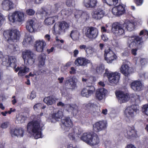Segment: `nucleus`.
I'll return each mask as SVG.
<instances>
[{"label": "nucleus", "instance_id": "c756f323", "mask_svg": "<svg viewBox=\"0 0 148 148\" xmlns=\"http://www.w3.org/2000/svg\"><path fill=\"white\" fill-rule=\"evenodd\" d=\"M97 0H84L83 4L84 6L89 8H95L97 4Z\"/></svg>", "mask_w": 148, "mask_h": 148}, {"label": "nucleus", "instance_id": "9d476101", "mask_svg": "<svg viewBox=\"0 0 148 148\" xmlns=\"http://www.w3.org/2000/svg\"><path fill=\"white\" fill-rule=\"evenodd\" d=\"M99 33L98 29L96 27H90L86 29L85 35L90 39H95Z\"/></svg>", "mask_w": 148, "mask_h": 148}, {"label": "nucleus", "instance_id": "6e6552de", "mask_svg": "<svg viewBox=\"0 0 148 148\" xmlns=\"http://www.w3.org/2000/svg\"><path fill=\"white\" fill-rule=\"evenodd\" d=\"M69 26V24L64 21L56 23L53 27V33L55 34H60L61 32L68 29Z\"/></svg>", "mask_w": 148, "mask_h": 148}, {"label": "nucleus", "instance_id": "6ab92c4d", "mask_svg": "<svg viewBox=\"0 0 148 148\" xmlns=\"http://www.w3.org/2000/svg\"><path fill=\"white\" fill-rule=\"evenodd\" d=\"M82 131L80 129L76 128L74 129H71L70 132L68 136L71 140H74L76 138L79 137L81 134Z\"/></svg>", "mask_w": 148, "mask_h": 148}, {"label": "nucleus", "instance_id": "79ce46f5", "mask_svg": "<svg viewBox=\"0 0 148 148\" xmlns=\"http://www.w3.org/2000/svg\"><path fill=\"white\" fill-rule=\"evenodd\" d=\"M8 48L10 49L12 51L15 53H18L20 50L19 47L16 45H13L11 44L8 46Z\"/></svg>", "mask_w": 148, "mask_h": 148}, {"label": "nucleus", "instance_id": "f257e3e1", "mask_svg": "<svg viewBox=\"0 0 148 148\" xmlns=\"http://www.w3.org/2000/svg\"><path fill=\"white\" fill-rule=\"evenodd\" d=\"M135 26L133 20L126 21L123 25L118 22H115L112 24V33L116 36H120L124 34L125 33L123 26H125L128 31H131L135 29Z\"/></svg>", "mask_w": 148, "mask_h": 148}, {"label": "nucleus", "instance_id": "0eeeda50", "mask_svg": "<svg viewBox=\"0 0 148 148\" xmlns=\"http://www.w3.org/2000/svg\"><path fill=\"white\" fill-rule=\"evenodd\" d=\"M3 36L8 41L10 40L14 41L19 38L20 32L16 30H8L4 31Z\"/></svg>", "mask_w": 148, "mask_h": 148}, {"label": "nucleus", "instance_id": "412c9836", "mask_svg": "<svg viewBox=\"0 0 148 148\" xmlns=\"http://www.w3.org/2000/svg\"><path fill=\"white\" fill-rule=\"evenodd\" d=\"M131 87L134 90L140 91L143 89L144 86L141 81L136 80L131 83Z\"/></svg>", "mask_w": 148, "mask_h": 148}, {"label": "nucleus", "instance_id": "20e7f679", "mask_svg": "<svg viewBox=\"0 0 148 148\" xmlns=\"http://www.w3.org/2000/svg\"><path fill=\"white\" fill-rule=\"evenodd\" d=\"M34 116H31L33 120L29 122L27 125V130L30 134L31 137H34L37 139V119L36 117L34 118Z\"/></svg>", "mask_w": 148, "mask_h": 148}, {"label": "nucleus", "instance_id": "b1692460", "mask_svg": "<svg viewBox=\"0 0 148 148\" xmlns=\"http://www.w3.org/2000/svg\"><path fill=\"white\" fill-rule=\"evenodd\" d=\"M2 6L4 10L9 11L13 8L14 4L10 0H4L2 1Z\"/></svg>", "mask_w": 148, "mask_h": 148}, {"label": "nucleus", "instance_id": "338daca9", "mask_svg": "<svg viewBox=\"0 0 148 148\" xmlns=\"http://www.w3.org/2000/svg\"><path fill=\"white\" fill-rule=\"evenodd\" d=\"M79 48L81 49H84L86 51V50L87 48V47H86V46L85 45H80L79 46Z\"/></svg>", "mask_w": 148, "mask_h": 148}, {"label": "nucleus", "instance_id": "473e14b6", "mask_svg": "<svg viewBox=\"0 0 148 148\" xmlns=\"http://www.w3.org/2000/svg\"><path fill=\"white\" fill-rule=\"evenodd\" d=\"M131 68L126 64L122 65L120 68L121 72L125 76H127L130 74Z\"/></svg>", "mask_w": 148, "mask_h": 148}, {"label": "nucleus", "instance_id": "4c0bfd02", "mask_svg": "<svg viewBox=\"0 0 148 148\" xmlns=\"http://www.w3.org/2000/svg\"><path fill=\"white\" fill-rule=\"evenodd\" d=\"M38 51L42 52L46 45L45 41L43 40H39L38 41Z\"/></svg>", "mask_w": 148, "mask_h": 148}, {"label": "nucleus", "instance_id": "72a5a7b5", "mask_svg": "<svg viewBox=\"0 0 148 148\" xmlns=\"http://www.w3.org/2000/svg\"><path fill=\"white\" fill-rule=\"evenodd\" d=\"M66 110L67 111L71 112L72 113H75L77 112L78 107L75 105L67 104L66 106Z\"/></svg>", "mask_w": 148, "mask_h": 148}, {"label": "nucleus", "instance_id": "2eb2a0df", "mask_svg": "<svg viewBox=\"0 0 148 148\" xmlns=\"http://www.w3.org/2000/svg\"><path fill=\"white\" fill-rule=\"evenodd\" d=\"M106 121H101L96 122L93 125V130L96 132L100 131L105 129L107 126Z\"/></svg>", "mask_w": 148, "mask_h": 148}, {"label": "nucleus", "instance_id": "680f3d73", "mask_svg": "<svg viewBox=\"0 0 148 148\" xmlns=\"http://www.w3.org/2000/svg\"><path fill=\"white\" fill-rule=\"evenodd\" d=\"M140 60L141 64L142 65H144L147 63V61L145 59L141 58L140 59Z\"/></svg>", "mask_w": 148, "mask_h": 148}, {"label": "nucleus", "instance_id": "5fc2aeb1", "mask_svg": "<svg viewBox=\"0 0 148 148\" xmlns=\"http://www.w3.org/2000/svg\"><path fill=\"white\" fill-rule=\"evenodd\" d=\"M10 125V122L6 121L3 123L1 125V127L2 129H5L7 128Z\"/></svg>", "mask_w": 148, "mask_h": 148}, {"label": "nucleus", "instance_id": "8fccbe9b", "mask_svg": "<svg viewBox=\"0 0 148 148\" xmlns=\"http://www.w3.org/2000/svg\"><path fill=\"white\" fill-rule=\"evenodd\" d=\"M94 51V49L90 46L87 47V48L86 51V53L88 55H91L92 54Z\"/></svg>", "mask_w": 148, "mask_h": 148}, {"label": "nucleus", "instance_id": "49530a36", "mask_svg": "<svg viewBox=\"0 0 148 148\" xmlns=\"http://www.w3.org/2000/svg\"><path fill=\"white\" fill-rule=\"evenodd\" d=\"M71 65V62H68L65 65L62 66L61 68V70L62 72L64 73L65 71H66L68 70V68Z\"/></svg>", "mask_w": 148, "mask_h": 148}, {"label": "nucleus", "instance_id": "f03ea898", "mask_svg": "<svg viewBox=\"0 0 148 148\" xmlns=\"http://www.w3.org/2000/svg\"><path fill=\"white\" fill-rule=\"evenodd\" d=\"M5 57L6 58L7 60H5V62L7 63V64L4 65L10 66L14 68L15 71L16 72H17L19 71L18 73L19 76H22L24 75L26 73L29 71V69L26 67H20L18 66L16 68V60L15 57L10 56L8 58V59L6 56H5Z\"/></svg>", "mask_w": 148, "mask_h": 148}, {"label": "nucleus", "instance_id": "f8f14e48", "mask_svg": "<svg viewBox=\"0 0 148 148\" xmlns=\"http://www.w3.org/2000/svg\"><path fill=\"white\" fill-rule=\"evenodd\" d=\"M125 6L123 4H120L114 7L112 9V14L116 16H119L125 13Z\"/></svg>", "mask_w": 148, "mask_h": 148}, {"label": "nucleus", "instance_id": "bb28decb", "mask_svg": "<svg viewBox=\"0 0 148 148\" xmlns=\"http://www.w3.org/2000/svg\"><path fill=\"white\" fill-rule=\"evenodd\" d=\"M104 14V12L103 10L98 8L93 11L92 17L96 19H100L103 16Z\"/></svg>", "mask_w": 148, "mask_h": 148}, {"label": "nucleus", "instance_id": "4468645a", "mask_svg": "<svg viewBox=\"0 0 148 148\" xmlns=\"http://www.w3.org/2000/svg\"><path fill=\"white\" fill-rule=\"evenodd\" d=\"M116 95L120 103L126 102L129 100L130 98L128 94L121 91L116 92Z\"/></svg>", "mask_w": 148, "mask_h": 148}, {"label": "nucleus", "instance_id": "ddd939ff", "mask_svg": "<svg viewBox=\"0 0 148 148\" xmlns=\"http://www.w3.org/2000/svg\"><path fill=\"white\" fill-rule=\"evenodd\" d=\"M65 85L69 88L74 89L77 87L76 84L77 79L75 76H70L66 78Z\"/></svg>", "mask_w": 148, "mask_h": 148}, {"label": "nucleus", "instance_id": "f704fd0d", "mask_svg": "<svg viewBox=\"0 0 148 148\" xmlns=\"http://www.w3.org/2000/svg\"><path fill=\"white\" fill-rule=\"evenodd\" d=\"M93 133L85 132L83 133L81 137V139L87 144L89 140Z\"/></svg>", "mask_w": 148, "mask_h": 148}, {"label": "nucleus", "instance_id": "603ef678", "mask_svg": "<svg viewBox=\"0 0 148 148\" xmlns=\"http://www.w3.org/2000/svg\"><path fill=\"white\" fill-rule=\"evenodd\" d=\"M133 21L134 22L136 26L140 25H142L143 22V20L141 18H138L137 19L134 18Z\"/></svg>", "mask_w": 148, "mask_h": 148}, {"label": "nucleus", "instance_id": "e433bc0d", "mask_svg": "<svg viewBox=\"0 0 148 148\" xmlns=\"http://www.w3.org/2000/svg\"><path fill=\"white\" fill-rule=\"evenodd\" d=\"M46 58V55L45 54L42 53L38 58V66L41 67L45 64V61Z\"/></svg>", "mask_w": 148, "mask_h": 148}, {"label": "nucleus", "instance_id": "393cba45", "mask_svg": "<svg viewBox=\"0 0 148 148\" xmlns=\"http://www.w3.org/2000/svg\"><path fill=\"white\" fill-rule=\"evenodd\" d=\"M107 92V90L104 88H99L96 91V97L98 100H101L104 98Z\"/></svg>", "mask_w": 148, "mask_h": 148}, {"label": "nucleus", "instance_id": "4d7b16f0", "mask_svg": "<svg viewBox=\"0 0 148 148\" xmlns=\"http://www.w3.org/2000/svg\"><path fill=\"white\" fill-rule=\"evenodd\" d=\"M36 97V94L34 91H32L30 95L28 97V98L31 100L33 99Z\"/></svg>", "mask_w": 148, "mask_h": 148}, {"label": "nucleus", "instance_id": "9b49d317", "mask_svg": "<svg viewBox=\"0 0 148 148\" xmlns=\"http://www.w3.org/2000/svg\"><path fill=\"white\" fill-rule=\"evenodd\" d=\"M139 110L137 106H133L127 107L124 111L125 116L129 120L132 119L134 116V112H136Z\"/></svg>", "mask_w": 148, "mask_h": 148}, {"label": "nucleus", "instance_id": "0e129e2a", "mask_svg": "<svg viewBox=\"0 0 148 148\" xmlns=\"http://www.w3.org/2000/svg\"><path fill=\"white\" fill-rule=\"evenodd\" d=\"M72 0H67L66 2V5L68 6H71L72 5Z\"/></svg>", "mask_w": 148, "mask_h": 148}, {"label": "nucleus", "instance_id": "37998d69", "mask_svg": "<svg viewBox=\"0 0 148 148\" xmlns=\"http://www.w3.org/2000/svg\"><path fill=\"white\" fill-rule=\"evenodd\" d=\"M72 13V11L70 9L68 8L63 9L61 11V14L63 16H68Z\"/></svg>", "mask_w": 148, "mask_h": 148}, {"label": "nucleus", "instance_id": "c9c22d12", "mask_svg": "<svg viewBox=\"0 0 148 148\" xmlns=\"http://www.w3.org/2000/svg\"><path fill=\"white\" fill-rule=\"evenodd\" d=\"M58 20V17L56 16L47 18L45 20V22L47 25H50L53 24Z\"/></svg>", "mask_w": 148, "mask_h": 148}, {"label": "nucleus", "instance_id": "f3484780", "mask_svg": "<svg viewBox=\"0 0 148 148\" xmlns=\"http://www.w3.org/2000/svg\"><path fill=\"white\" fill-rule=\"evenodd\" d=\"M124 135L128 138L137 136V132L135 130L134 127H127L126 131L124 133Z\"/></svg>", "mask_w": 148, "mask_h": 148}, {"label": "nucleus", "instance_id": "ea45409f", "mask_svg": "<svg viewBox=\"0 0 148 148\" xmlns=\"http://www.w3.org/2000/svg\"><path fill=\"white\" fill-rule=\"evenodd\" d=\"M79 33L76 30H73L71 32L70 36L74 40H77L79 39Z\"/></svg>", "mask_w": 148, "mask_h": 148}, {"label": "nucleus", "instance_id": "a18cd8bd", "mask_svg": "<svg viewBox=\"0 0 148 148\" xmlns=\"http://www.w3.org/2000/svg\"><path fill=\"white\" fill-rule=\"evenodd\" d=\"M116 56L115 54L113 53L112 55H110L109 58H105V59L106 60L108 63H111L112 61L116 59Z\"/></svg>", "mask_w": 148, "mask_h": 148}, {"label": "nucleus", "instance_id": "7c9ffc66", "mask_svg": "<svg viewBox=\"0 0 148 148\" xmlns=\"http://www.w3.org/2000/svg\"><path fill=\"white\" fill-rule=\"evenodd\" d=\"M55 10H53V9L51 8L45 11H43L41 13L43 14H44V16H45L49 15L52 13H55L58 10L60 9V5L58 4H56L55 5Z\"/></svg>", "mask_w": 148, "mask_h": 148}, {"label": "nucleus", "instance_id": "c03bdc74", "mask_svg": "<svg viewBox=\"0 0 148 148\" xmlns=\"http://www.w3.org/2000/svg\"><path fill=\"white\" fill-rule=\"evenodd\" d=\"M119 0H103L104 3H106L109 6H112L116 5L118 3Z\"/></svg>", "mask_w": 148, "mask_h": 148}, {"label": "nucleus", "instance_id": "1a4fd4ad", "mask_svg": "<svg viewBox=\"0 0 148 148\" xmlns=\"http://www.w3.org/2000/svg\"><path fill=\"white\" fill-rule=\"evenodd\" d=\"M105 74H106L110 83L112 85L116 84L118 82L120 78V74L117 72L110 73L106 69Z\"/></svg>", "mask_w": 148, "mask_h": 148}, {"label": "nucleus", "instance_id": "cd10ccee", "mask_svg": "<svg viewBox=\"0 0 148 148\" xmlns=\"http://www.w3.org/2000/svg\"><path fill=\"white\" fill-rule=\"evenodd\" d=\"M34 41V37L30 34L26 35L22 42L23 45L25 46H27L32 45Z\"/></svg>", "mask_w": 148, "mask_h": 148}, {"label": "nucleus", "instance_id": "58836bf2", "mask_svg": "<svg viewBox=\"0 0 148 148\" xmlns=\"http://www.w3.org/2000/svg\"><path fill=\"white\" fill-rule=\"evenodd\" d=\"M44 126V124L40 121L39 123L38 122V138L42 137L41 130Z\"/></svg>", "mask_w": 148, "mask_h": 148}, {"label": "nucleus", "instance_id": "a878e982", "mask_svg": "<svg viewBox=\"0 0 148 148\" xmlns=\"http://www.w3.org/2000/svg\"><path fill=\"white\" fill-rule=\"evenodd\" d=\"M63 126L64 127L65 130L66 131H68V130L70 129V127L73 125V123L72 121L69 117H66L61 120Z\"/></svg>", "mask_w": 148, "mask_h": 148}, {"label": "nucleus", "instance_id": "aec40b11", "mask_svg": "<svg viewBox=\"0 0 148 148\" xmlns=\"http://www.w3.org/2000/svg\"><path fill=\"white\" fill-rule=\"evenodd\" d=\"M24 132V130L22 128H13L10 130V132L12 136H16L20 137L23 136Z\"/></svg>", "mask_w": 148, "mask_h": 148}, {"label": "nucleus", "instance_id": "e2e57ef3", "mask_svg": "<svg viewBox=\"0 0 148 148\" xmlns=\"http://www.w3.org/2000/svg\"><path fill=\"white\" fill-rule=\"evenodd\" d=\"M137 49L136 48L133 49L131 51V53L134 56H136L137 55Z\"/></svg>", "mask_w": 148, "mask_h": 148}, {"label": "nucleus", "instance_id": "de8ad7c7", "mask_svg": "<svg viewBox=\"0 0 148 148\" xmlns=\"http://www.w3.org/2000/svg\"><path fill=\"white\" fill-rule=\"evenodd\" d=\"M6 60V58L4 56H3L2 52L0 51V62H2V64L3 65H5L7 63L5 62V60Z\"/></svg>", "mask_w": 148, "mask_h": 148}, {"label": "nucleus", "instance_id": "4be33fe9", "mask_svg": "<svg viewBox=\"0 0 148 148\" xmlns=\"http://www.w3.org/2000/svg\"><path fill=\"white\" fill-rule=\"evenodd\" d=\"M99 142V139L98 135L93 133L91 137L87 144L91 146H94L98 144Z\"/></svg>", "mask_w": 148, "mask_h": 148}, {"label": "nucleus", "instance_id": "c85d7f7f", "mask_svg": "<svg viewBox=\"0 0 148 148\" xmlns=\"http://www.w3.org/2000/svg\"><path fill=\"white\" fill-rule=\"evenodd\" d=\"M63 116L62 112L60 110H58L57 112L53 113L51 114V118L50 119V121L54 122L60 119Z\"/></svg>", "mask_w": 148, "mask_h": 148}, {"label": "nucleus", "instance_id": "a211bd4d", "mask_svg": "<svg viewBox=\"0 0 148 148\" xmlns=\"http://www.w3.org/2000/svg\"><path fill=\"white\" fill-rule=\"evenodd\" d=\"M36 20L34 19L28 20L26 23V28L30 32H34L35 31V25Z\"/></svg>", "mask_w": 148, "mask_h": 148}, {"label": "nucleus", "instance_id": "5701e85b", "mask_svg": "<svg viewBox=\"0 0 148 148\" xmlns=\"http://www.w3.org/2000/svg\"><path fill=\"white\" fill-rule=\"evenodd\" d=\"M90 61L88 59L83 57H78L75 62V65L78 66H84L90 63Z\"/></svg>", "mask_w": 148, "mask_h": 148}, {"label": "nucleus", "instance_id": "052dcab7", "mask_svg": "<svg viewBox=\"0 0 148 148\" xmlns=\"http://www.w3.org/2000/svg\"><path fill=\"white\" fill-rule=\"evenodd\" d=\"M134 2L137 5H140L143 4V0H134Z\"/></svg>", "mask_w": 148, "mask_h": 148}, {"label": "nucleus", "instance_id": "69168bd1", "mask_svg": "<svg viewBox=\"0 0 148 148\" xmlns=\"http://www.w3.org/2000/svg\"><path fill=\"white\" fill-rule=\"evenodd\" d=\"M69 72L71 74H74L76 73V70L73 67H72L71 68V71Z\"/></svg>", "mask_w": 148, "mask_h": 148}, {"label": "nucleus", "instance_id": "2f4dec72", "mask_svg": "<svg viewBox=\"0 0 148 148\" xmlns=\"http://www.w3.org/2000/svg\"><path fill=\"white\" fill-rule=\"evenodd\" d=\"M58 100V98L50 96L45 97L43 99V101L47 105L49 106L55 103Z\"/></svg>", "mask_w": 148, "mask_h": 148}, {"label": "nucleus", "instance_id": "774afa93", "mask_svg": "<svg viewBox=\"0 0 148 148\" xmlns=\"http://www.w3.org/2000/svg\"><path fill=\"white\" fill-rule=\"evenodd\" d=\"M125 148H136V147L133 144H130L128 145Z\"/></svg>", "mask_w": 148, "mask_h": 148}, {"label": "nucleus", "instance_id": "39448f33", "mask_svg": "<svg viewBox=\"0 0 148 148\" xmlns=\"http://www.w3.org/2000/svg\"><path fill=\"white\" fill-rule=\"evenodd\" d=\"M124 37L126 39L127 46L130 48L138 47L142 40V38L137 35H134Z\"/></svg>", "mask_w": 148, "mask_h": 148}, {"label": "nucleus", "instance_id": "864d4df0", "mask_svg": "<svg viewBox=\"0 0 148 148\" xmlns=\"http://www.w3.org/2000/svg\"><path fill=\"white\" fill-rule=\"evenodd\" d=\"M104 67L103 65H102L98 67L97 68L96 71L98 73H101L104 71Z\"/></svg>", "mask_w": 148, "mask_h": 148}, {"label": "nucleus", "instance_id": "423d86ee", "mask_svg": "<svg viewBox=\"0 0 148 148\" xmlns=\"http://www.w3.org/2000/svg\"><path fill=\"white\" fill-rule=\"evenodd\" d=\"M22 56L25 64L27 65H32L34 62L35 55L30 50H25L22 52Z\"/></svg>", "mask_w": 148, "mask_h": 148}, {"label": "nucleus", "instance_id": "dca6fc26", "mask_svg": "<svg viewBox=\"0 0 148 148\" xmlns=\"http://www.w3.org/2000/svg\"><path fill=\"white\" fill-rule=\"evenodd\" d=\"M95 90L93 86H88L83 89L81 92V95L83 97H89L93 93Z\"/></svg>", "mask_w": 148, "mask_h": 148}, {"label": "nucleus", "instance_id": "09e8293b", "mask_svg": "<svg viewBox=\"0 0 148 148\" xmlns=\"http://www.w3.org/2000/svg\"><path fill=\"white\" fill-rule=\"evenodd\" d=\"M113 51L110 49H106L105 51V58H109L110 55H112Z\"/></svg>", "mask_w": 148, "mask_h": 148}, {"label": "nucleus", "instance_id": "a19ab883", "mask_svg": "<svg viewBox=\"0 0 148 148\" xmlns=\"http://www.w3.org/2000/svg\"><path fill=\"white\" fill-rule=\"evenodd\" d=\"M26 118L20 114H18L16 116V119L15 121V123H21L24 122Z\"/></svg>", "mask_w": 148, "mask_h": 148}, {"label": "nucleus", "instance_id": "7ed1b4c3", "mask_svg": "<svg viewBox=\"0 0 148 148\" xmlns=\"http://www.w3.org/2000/svg\"><path fill=\"white\" fill-rule=\"evenodd\" d=\"M8 18L11 25L16 22H22L25 19V14L22 12L15 11L9 14Z\"/></svg>", "mask_w": 148, "mask_h": 148}, {"label": "nucleus", "instance_id": "bf43d9fd", "mask_svg": "<svg viewBox=\"0 0 148 148\" xmlns=\"http://www.w3.org/2000/svg\"><path fill=\"white\" fill-rule=\"evenodd\" d=\"M5 20V18L0 13V26L3 23Z\"/></svg>", "mask_w": 148, "mask_h": 148}, {"label": "nucleus", "instance_id": "13d9d810", "mask_svg": "<svg viewBox=\"0 0 148 148\" xmlns=\"http://www.w3.org/2000/svg\"><path fill=\"white\" fill-rule=\"evenodd\" d=\"M93 114H95V116L98 115L99 114L100 111V110L99 107H97V109L95 111H94V108L93 109Z\"/></svg>", "mask_w": 148, "mask_h": 148}, {"label": "nucleus", "instance_id": "3c124183", "mask_svg": "<svg viewBox=\"0 0 148 148\" xmlns=\"http://www.w3.org/2000/svg\"><path fill=\"white\" fill-rule=\"evenodd\" d=\"M142 111L144 114L148 116V104L143 106Z\"/></svg>", "mask_w": 148, "mask_h": 148}, {"label": "nucleus", "instance_id": "6e6d98bb", "mask_svg": "<svg viewBox=\"0 0 148 148\" xmlns=\"http://www.w3.org/2000/svg\"><path fill=\"white\" fill-rule=\"evenodd\" d=\"M26 12L27 14L29 15H32L34 14L35 11L32 9H29L27 10Z\"/></svg>", "mask_w": 148, "mask_h": 148}]
</instances>
